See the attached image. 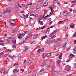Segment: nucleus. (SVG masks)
Segmentation results:
<instances>
[{
  "label": "nucleus",
  "mask_w": 76,
  "mask_h": 76,
  "mask_svg": "<svg viewBox=\"0 0 76 76\" xmlns=\"http://www.w3.org/2000/svg\"><path fill=\"white\" fill-rule=\"evenodd\" d=\"M7 21L8 22H9V23H11L10 24V25H12V26H15V25L13 23H12V21L10 19H8L7 20Z\"/></svg>",
  "instance_id": "f257e3e1"
},
{
  "label": "nucleus",
  "mask_w": 76,
  "mask_h": 76,
  "mask_svg": "<svg viewBox=\"0 0 76 76\" xmlns=\"http://www.w3.org/2000/svg\"><path fill=\"white\" fill-rule=\"evenodd\" d=\"M68 13L69 12L66 10H64V12H63V14L64 16H67Z\"/></svg>",
  "instance_id": "f03ea898"
},
{
  "label": "nucleus",
  "mask_w": 76,
  "mask_h": 76,
  "mask_svg": "<svg viewBox=\"0 0 76 76\" xmlns=\"http://www.w3.org/2000/svg\"><path fill=\"white\" fill-rule=\"evenodd\" d=\"M25 33H22L21 34H20V36H19L18 37V38L19 39H21L22 38V37L23 36H25Z\"/></svg>",
  "instance_id": "7ed1b4c3"
},
{
  "label": "nucleus",
  "mask_w": 76,
  "mask_h": 76,
  "mask_svg": "<svg viewBox=\"0 0 76 76\" xmlns=\"http://www.w3.org/2000/svg\"><path fill=\"white\" fill-rule=\"evenodd\" d=\"M70 69H71V67L70 66H68L66 67L65 70L67 71H69L70 70Z\"/></svg>",
  "instance_id": "20e7f679"
},
{
  "label": "nucleus",
  "mask_w": 76,
  "mask_h": 76,
  "mask_svg": "<svg viewBox=\"0 0 76 76\" xmlns=\"http://www.w3.org/2000/svg\"><path fill=\"white\" fill-rule=\"evenodd\" d=\"M9 12H10V13H11L12 11L10 10L5 11L4 12V14H6V13H9Z\"/></svg>",
  "instance_id": "39448f33"
},
{
  "label": "nucleus",
  "mask_w": 76,
  "mask_h": 76,
  "mask_svg": "<svg viewBox=\"0 0 76 76\" xmlns=\"http://www.w3.org/2000/svg\"><path fill=\"white\" fill-rule=\"evenodd\" d=\"M67 44V43L65 42L64 43V45L62 46V48H64L66 47V45Z\"/></svg>",
  "instance_id": "423d86ee"
},
{
  "label": "nucleus",
  "mask_w": 76,
  "mask_h": 76,
  "mask_svg": "<svg viewBox=\"0 0 76 76\" xmlns=\"http://www.w3.org/2000/svg\"><path fill=\"white\" fill-rule=\"evenodd\" d=\"M57 31H58V30L57 29L53 31V33H51L50 34L51 35H52V34H55L56 32H57Z\"/></svg>",
  "instance_id": "0eeeda50"
},
{
  "label": "nucleus",
  "mask_w": 76,
  "mask_h": 76,
  "mask_svg": "<svg viewBox=\"0 0 76 76\" xmlns=\"http://www.w3.org/2000/svg\"><path fill=\"white\" fill-rule=\"evenodd\" d=\"M45 1H44V0H43V1L40 4V5H43V6H45V5H44V4H45Z\"/></svg>",
  "instance_id": "6e6552de"
},
{
  "label": "nucleus",
  "mask_w": 76,
  "mask_h": 76,
  "mask_svg": "<svg viewBox=\"0 0 76 76\" xmlns=\"http://www.w3.org/2000/svg\"><path fill=\"white\" fill-rule=\"evenodd\" d=\"M37 37V34H35L34 35H33V39H35Z\"/></svg>",
  "instance_id": "1a4fd4ad"
},
{
  "label": "nucleus",
  "mask_w": 76,
  "mask_h": 76,
  "mask_svg": "<svg viewBox=\"0 0 76 76\" xmlns=\"http://www.w3.org/2000/svg\"><path fill=\"white\" fill-rule=\"evenodd\" d=\"M55 44H56L57 46H60V43H59V42H55Z\"/></svg>",
  "instance_id": "9d476101"
},
{
  "label": "nucleus",
  "mask_w": 76,
  "mask_h": 76,
  "mask_svg": "<svg viewBox=\"0 0 76 76\" xmlns=\"http://www.w3.org/2000/svg\"><path fill=\"white\" fill-rule=\"evenodd\" d=\"M47 37V35L44 36H43L42 37L41 39H42V40H43V39H45V38L46 37Z\"/></svg>",
  "instance_id": "9b49d317"
},
{
  "label": "nucleus",
  "mask_w": 76,
  "mask_h": 76,
  "mask_svg": "<svg viewBox=\"0 0 76 76\" xmlns=\"http://www.w3.org/2000/svg\"><path fill=\"white\" fill-rule=\"evenodd\" d=\"M38 22L40 24V25H42L44 24V23H43V22L42 21H40Z\"/></svg>",
  "instance_id": "f8f14e48"
},
{
  "label": "nucleus",
  "mask_w": 76,
  "mask_h": 76,
  "mask_svg": "<svg viewBox=\"0 0 76 76\" xmlns=\"http://www.w3.org/2000/svg\"><path fill=\"white\" fill-rule=\"evenodd\" d=\"M13 72L14 73H17V69H14Z\"/></svg>",
  "instance_id": "ddd939ff"
},
{
  "label": "nucleus",
  "mask_w": 76,
  "mask_h": 76,
  "mask_svg": "<svg viewBox=\"0 0 76 76\" xmlns=\"http://www.w3.org/2000/svg\"><path fill=\"white\" fill-rule=\"evenodd\" d=\"M31 39V37H30L29 36H28L26 37V39Z\"/></svg>",
  "instance_id": "4468645a"
},
{
  "label": "nucleus",
  "mask_w": 76,
  "mask_h": 76,
  "mask_svg": "<svg viewBox=\"0 0 76 76\" xmlns=\"http://www.w3.org/2000/svg\"><path fill=\"white\" fill-rule=\"evenodd\" d=\"M31 63L32 61H31V60H29L28 62V64H29V65H30V64H31Z\"/></svg>",
  "instance_id": "2eb2a0df"
},
{
  "label": "nucleus",
  "mask_w": 76,
  "mask_h": 76,
  "mask_svg": "<svg viewBox=\"0 0 76 76\" xmlns=\"http://www.w3.org/2000/svg\"><path fill=\"white\" fill-rule=\"evenodd\" d=\"M62 57V53H61L60 55L59 56V59H61L62 58H61Z\"/></svg>",
  "instance_id": "dca6fc26"
},
{
  "label": "nucleus",
  "mask_w": 76,
  "mask_h": 76,
  "mask_svg": "<svg viewBox=\"0 0 76 76\" xmlns=\"http://www.w3.org/2000/svg\"><path fill=\"white\" fill-rule=\"evenodd\" d=\"M64 22L63 21H59L58 22V23H59V24H60V23H64Z\"/></svg>",
  "instance_id": "f3484780"
},
{
  "label": "nucleus",
  "mask_w": 76,
  "mask_h": 76,
  "mask_svg": "<svg viewBox=\"0 0 76 76\" xmlns=\"http://www.w3.org/2000/svg\"><path fill=\"white\" fill-rule=\"evenodd\" d=\"M5 51L6 53L8 52L9 53V52H10L11 51V50H10L9 49H7L6 50H5Z\"/></svg>",
  "instance_id": "a211bd4d"
},
{
  "label": "nucleus",
  "mask_w": 76,
  "mask_h": 76,
  "mask_svg": "<svg viewBox=\"0 0 76 76\" xmlns=\"http://www.w3.org/2000/svg\"><path fill=\"white\" fill-rule=\"evenodd\" d=\"M16 42V40H13L12 41V43H13V44H15Z\"/></svg>",
  "instance_id": "6ab92c4d"
},
{
  "label": "nucleus",
  "mask_w": 76,
  "mask_h": 76,
  "mask_svg": "<svg viewBox=\"0 0 76 76\" xmlns=\"http://www.w3.org/2000/svg\"><path fill=\"white\" fill-rule=\"evenodd\" d=\"M9 57H10V58H14V57H15V56H11L10 55H9Z\"/></svg>",
  "instance_id": "aec40b11"
},
{
  "label": "nucleus",
  "mask_w": 76,
  "mask_h": 76,
  "mask_svg": "<svg viewBox=\"0 0 76 76\" xmlns=\"http://www.w3.org/2000/svg\"><path fill=\"white\" fill-rule=\"evenodd\" d=\"M74 26H75V24H73L71 25L70 26V27H71V28H73Z\"/></svg>",
  "instance_id": "412c9836"
},
{
  "label": "nucleus",
  "mask_w": 76,
  "mask_h": 76,
  "mask_svg": "<svg viewBox=\"0 0 76 76\" xmlns=\"http://www.w3.org/2000/svg\"><path fill=\"white\" fill-rule=\"evenodd\" d=\"M5 69H3L1 71H0V72H1V73H3V72H4L5 71Z\"/></svg>",
  "instance_id": "4be33fe9"
},
{
  "label": "nucleus",
  "mask_w": 76,
  "mask_h": 76,
  "mask_svg": "<svg viewBox=\"0 0 76 76\" xmlns=\"http://www.w3.org/2000/svg\"><path fill=\"white\" fill-rule=\"evenodd\" d=\"M24 19H26L27 18H28V16L26 15H24Z\"/></svg>",
  "instance_id": "5701e85b"
},
{
  "label": "nucleus",
  "mask_w": 76,
  "mask_h": 76,
  "mask_svg": "<svg viewBox=\"0 0 76 76\" xmlns=\"http://www.w3.org/2000/svg\"><path fill=\"white\" fill-rule=\"evenodd\" d=\"M51 19L50 18H49L48 19V22H51Z\"/></svg>",
  "instance_id": "b1692460"
},
{
  "label": "nucleus",
  "mask_w": 76,
  "mask_h": 76,
  "mask_svg": "<svg viewBox=\"0 0 76 76\" xmlns=\"http://www.w3.org/2000/svg\"><path fill=\"white\" fill-rule=\"evenodd\" d=\"M69 56H71V57H75V55H73L72 53L70 54Z\"/></svg>",
  "instance_id": "393cba45"
},
{
  "label": "nucleus",
  "mask_w": 76,
  "mask_h": 76,
  "mask_svg": "<svg viewBox=\"0 0 76 76\" xmlns=\"http://www.w3.org/2000/svg\"><path fill=\"white\" fill-rule=\"evenodd\" d=\"M73 67L74 69H76V64H74L73 65Z\"/></svg>",
  "instance_id": "a878e982"
},
{
  "label": "nucleus",
  "mask_w": 76,
  "mask_h": 76,
  "mask_svg": "<svg viewBox=\"0 0 76 76\" xmlns=\"http://www.w3.org/2000/svg\"><path fill=\"white\" fill-rule=\"evenodd\" d=\"M7 71L6 70H5L4 72V75H6L7 74Z\"/></svg>",
  "instance_id": "bb28decb"
},
{
  "label": "nucleus",
  "mask_w": 76,
  "mask_h": 76,
  "mask_svg": "<svg viewBox=\"0 0 76 76\" xmlns=\"http://www.w3.org/2000/svg\"><path fill=\"white\" fill-rule=\"evenodd\" d=\"M1 45H2V46H4V43L3 42L1 43L0 44Z\"/></svg>",
  "instance_id": "cd10ccee"
},
{
  "label": "nucleus",
  "mask_w": 76,
  "mask_h": 76,
  "mask_svg": "<svg viewBox=\"0 0 76 76\" xmlns=\"http://www.w3.org/2000/svg\"><path fill=\"white\" fill-rule=\"evenodd\" d=\"M41 50L39 49L37 51V53H41Z\"/></svg>",
  "instance_id": "c85d7f7f"
},
{
  "label": "nucleus",
  "mask_w": 76,
  "mask_h": 76,
  "mask_svg": "<svg viewBox=\"0 0 76 76\" xmlns=\"http://www.w3.org/2000/svg\"><path fill=\"white\" fill-rule=\"evenodd\" d=\"M57 1H57L56 0H54L53 4H55V3H57Z\"/></svg>",
  "instance_id": "c756f323"
},
{
  "label": "nucleus",
  "mask_w": 76,
  "mask_h": 76,
  "mask_svg": "<svg viewBox=\"0 0 76 76\" xmlns=\"http://www.w3.org/2000/svg\"><path fill=\"white\" fill-rule=\"evenodd\" d=\"M41 51H42V52L43 53V52H44V48H42L41 49Z\"/></svg>",
  "instance_id": "7c9ffc66"
},
{
  "label": "nucleus",
  "mask_w": 76,
  "mask_h": 76,
  "mask_svg": "<svg viewBox=\"0 0 76 76\" xmlns=\"http://www.w3.org/2000/svg\"><path fill=\"white\" fill-rule=\"evenodd\" d=\"M50 9H54V5L51 6L50 7Z\"/></svg>",
  "instance_id": "2f4dec72"
},
{
  "label": "nucleus",
  "mask_w": 76,
  "mask_h": 76,
  "mask_svg": "<svg viewBox=\"0 0 76 76\" xmlns=\"http://www.w3.org/2000/svg\"><path fill=\"white\" fill-rule=\"evenodd\" d=\"M7 33V31H4L3 32V34L4 35H5V34H6Z\"/></svg>",
  "instance_id": "473e14b6"
},
{
  "label": "nucleus",
  "mask_w": 76,
  "mask_h": 76,
  "mask_svg": "<svg viewBox=\"0 0 76 76\" xmlns=\"http://www.w3.org/2000/svg\"><path fill=\"white\" fill-rule=\"evenodd\" d=\"M29 47L27 46H26V47H25V49H26V50H28L29 49V48H28Z\"/></svg>",
  "instance_id": "72a5a7b5"
},
{
  "label": "nucleus",
  "mask_w": 76,
  "mask_h": 76,
  "mask_svg": "<svg viewBox=\"0 0 76 76\" xmlns=\"http://www.w3.org/2000/svg\"><path fill=\"white\" fill-rule=\"evenodd\" d=\"M12 39V38L11 37H10L8 39V40H7V41H10V40H11Z\"/></svg>",
  "instance_id": "f704fd0d"
},
{
  "label": "nucleus",
  "mask_w": 76,
  "mask_h": 76,
  "mask_svg": "<svg viewBox=\"0 0 76 76\" xmlns=\"http://www.w3.org/2000/svg\"><path fill=\"white\" fill-rule=\"evenodd\" d=\"M50 40L49 39H48V40H46L45 42L46 43H47V42H50Z\"/></svg>",
  "instance_id": "c9c22d12"
},
{
  "label": "nucleus",
  "mask_w": 76,
  "mask_h": 76,
  "mask_svg": "<svg viewBox=\"0 0 76 76\" xmlns=\"http://www.w3.org/2000/svg\"><path fill=\"white\" fill-rule=\"evenodd\" d=\"M47 12H48V10H45V14H47Z\"/></svg>",
  "instance_id": "e433bc0d"
},
{
  "label": "nucleus",
  "mask_w": 76,
  "mask_h": 76,
  "mask_svg": "<svg viewBox=\"0 0 76 76\" xmlns=\"http://www.w3.org/2000/svg\"><path fill=\"white\" fill-rule=\"evenodd\" d=\"M29 32V31H26L24 32V33L25 34H28Z\"/></svg>",
  "instance_id": "4c0bfd02"
},
{
  "label": "nucleus",
  "mask_w": 76,
  "mask_h": 76,
  "mask_svg": "<svg viewBox=\"0 0 76 76\" xmlns=\"http://www.w3.org/2000/svg\"><path fill=\"white\" fill-rule=\"evenodd\" d=\"M30 16H37V15H34V14H30Z\"/></svg>",
  "instance_id": "58836bf2"
},
{
  "label": "nucleus",
  "mask_w": 76,
  "mask_h": 76,
  "mask_svg": "<svg viewBox=\"0 0 76 76\" xmlns=\"http://www.w3.org/2000/svg\"><path fill=\"white\" fill-rule=\"evenodd\" d=\"M69 61H70V59H67V61H66V63H69Z\"/></svg>",
  "instance_id": "ea45409f"
},
{
  "label": "nucleus",
  "mask_w": 76,
  "mask_h": 76,
  "mask_svg": "<svg viewBox=\"0 0 76 76\" xmlns=\"http://www.w3.org/2000/svg\"><path fill=\"white\" fill-rule=\"evenodd\" d=\"M37 6H38V4H35L34 5V7H37Z\"/></svg>",
  "instance_id": "a19ab883"
},
{
  "label": "nucleus",
  "mask_w": 76,
  "mask_h": 76,
  "mask_svg": "<svg viewBox=\"0 0 76 76\" xmlns=\"http://www.w3.org/2000/svg\"><path fill=\"white\" fill-rule=\"evenodd\" d=\"M53 74H54V75H56L57 74V72L55 71L53 72Z\"/></svg>",
  "instance_id": "79ce46f5"
},
{
  "label": "nucleus",
  "mask_w": 76,
  "mask_h": 76,
  "mask_svg": "<svg viewBox=\"0 0 76 76\" xmlns=\"http://www.w3.org/2000/svg\"><path fill=\"white\" fill-rule=\"evenodd\" d=\"M47 4H48V2H46L45 1V4H44V5H45V6H47Z\"/></svg>",
  "instance_id": "37998d69"
},
{
  "label": "nucleus",
  "mask_w": 76,
  "mask_h": 76,
  "mask_svg": "<svg viewBox=\"0 0 76 76\" xmlns=\"http://www.w3.org/2000/svg\"><path fill=\"white\" fill-rule=\"evenodd\" d=\"M51 56V54L50 53L48 54V57H50V56Z\"/></svg>",
  "instance_id": "c03bdc74"
},
{
  "label": "nucleus",
  "mask_w": 76,
  "mask_h": 76,
  "mask_svg": "<svg viewBox=\"0 0 76 76\" xmlns=\"http://www.w3.org/2000/svg\"><path fill=\"white\" fill-rule=\"evenodd\" d=\"M42 20V18H40L39 19H38L37 20L38 22H39L40 21V20Z\"/></svg>",
  "instance_id": "a18cd8bd"
},
{
  "label": "nucleus",
  "mask_w": 76,
  "mask_h": 76,
  "mask_svg": "<svg viewBox=\"0 0 76 76\" xmlns=\"http://www.w3.org/2000/svg\"><path fill=\"white\" fill-rule=\"evenodd\" d=\"M17 65H18V63H15L14 64V66H17Z\"/></svg>",
  "instance_id": "49530a36"
},
{
  "label": "nucleus",
  "mask_w": 76,
  "mask_h": 76,
  "mask_svg": "<svg viewBox=\"0 0 76 76\" xmlns=\"http://www.w3.org/2000/svg\"><path fill=\"white\" fill-rule=\"evenodd\" d=\"M8 54H6L4 56V57H7V56Z\"/></svg>",
  "instance_id": "de8ad7c7"
},
{
  "label": "nucleus",
  "mask_w": 76,
  "mask_h": 76,
  "mask_svg": "<svg viewBox=\"0 0 76 76\" xmlns=\"http://www.w3.org/2000/svg\"><path fill=\"white\" fill-rule=\"evenodd\" d=\"M53 42H55H55H57V40H56L55 39H54L53 40Z\"/></svg>",
  "instance_id": "09e8293b"
},
{
  "label": "nucleus",
  "mask_w": 76,
  "mask_h": 76,
  "mask_svg": "<svg viewBox=\"0 0 76 76\" xmlns=\"http://www.w3.org/2000/svg\"><path fill=\"white\" fill-rule=\"evenodd\" d=\"M54 67H52V71L51 72H53V70H54Z\"/></svg>",
  "instance_id": "8fccbe9b"
},
{
  "label": "nucleus",
  "mask_w": 76,
  "mask_h": 76,
  "mask_svg": "<svg viewBox=\"0 0 76 76\" xmlns=\"http://www.w3.org/2000/svg\"><path fill=\"white\" fill-rule=\"evenodd\" d=\"M45 28V26H43V27H41L40 28L41 29H44Z\"/></svg>",
  "instance_id": "3c124183"
},
{
  "label": "nucleus",
  "mask_w": 76,
  "mask_h": 76,
  "mask_svg": "<svg viewBox=\"0 0 76 76\" xmlns=\"http://www.w3.org/2000/svg\"><path fill=\"white\" fill-rule=\"evenodd\" d=\"M73 13H76V10H73Z\"/></svg>",
  "instance_id": "603ef678"
},
{
  "label": "nucleus",
  "mask_w": 76,
  "mask_h": 76,
  "mask_svg": "<svg viewBox=\"0 0 76 76\" xmlns=\"http://www.w3.org/2000/svg\"><path fill=\"white\" fill-rule=\"evenodd\" d=\"M75 1H72L71 3H75Z\"/></svg>",
  "instance_id": "864d4df0"
},
{
  "label": "nucleus",
  "mask_w": 76,
  "mask_h": 76,
  "mask_svg": "<svg viewBox=\"0 0 76 76\" xmlns=\"http://www.w3.org/2000/svg\"><path fill=\"white\" fill-rule=\"evenodd\" d=\"M58 67L59 68H61V67H62V66H61V65H58Z\"/></svg>",
  "instance_id": "5fc2aeb1"
},
{
  "label": "nucleus",
  "mask_w": 76,
  "mask_h": 76,
  "mask_svg": "<svg viewBox=\"0 0 76 76\" xmlns=\"http://www.w3.org/2000/svg\"><path fill=\"white\" fill-rule=\"evenodd\" d=\"M32 13V11H30L28 13V14H31Z\"/></svg>",
  "instance_id": "6e6d98bb"
},
{
  "label": "nucleus",
  "mask_w": 76,
  "mask_h": 76,
  "mask_svg": "<svg viewBox=\"0 0 76 76\" xmlns=\"http://www.w3.org/2000/svg\"><path fill=\"white\" fill-rule=\"evenodd\" d=\"M51 9V11L52 12V13H53L54 12V10L53 9Z\"/></svg>",
  "instance_id": "4d7b16f0"
},
{
  "label": "nucleus",
  "mask_w": 76,
  "mask_h": 76,
  "mask_svg": "<svg viewBox=\"0 0 76 76\" xmlns=\"http://www.w3.org/2000/svg\"><path fill=\"white\" fill-rule=\"evenodd\" d=\"M27 4V5H28V6H29L30 5H32V3Z\"/></svg>",
  "instance_id": "13d9d810"
},
{
  "label": "nucleus",
  "mask_w": 76,
  "mask_h": 76,
  "mask_svg": "<svg viewBox=\"0 0 76 76\" xmlns=\"http://www.w3.org/2000/svg\"><path fill=\"white\" fill-rule=\"evenodd\" d=\"M56 56H58L59 55V53H56L55 54Z\"/></svg>",
  "instance_id": "bf43d9fd"
},
{
  "label": "nucleus",
  "mask_w": 76,
  "mask_h": 76,
  "mask_svg": "<svg viewBox=\"0 0 76 76\" xmlns=\"http://www.w3.org/2000/svg\"><path fill=\"white\" fill-rule=\"evenodd\" d=\"M26 4H25L24 7H26V9H27V7H28V6H27V5Z\"/></svg>",
  "instance_id": "052dcab7"
},
{
  "label": "nucleus",
  "mask_w": 76,
  "mask_h": 76,
  "mask_svg": "<svg viewBox=\"0 0 76 76\" xmlns=\"http://www.w3.org/2000/svg\"><path fill=\"white\" fill-rule=\"evenodd\" d=\"M24 13V11H23L20 12V13Z\"/></svg>",
  "instance_id": "680f3d73"
},
{
  "label": "nucleus",
  "mask_w": 76,
  "mask_h": 76,
  "mask_svg": "<svg viewBox=\"0 0 76 76\" xmlns=\"http://www.w3.org/2000/svg\"><path fill=\"white\" fill-rule=\"evenodd\" d=\"M44 70V69L42 68L40 71V72H42V71H43Z\"/></svg>",
  "instance_id": "e2e57ef3"
},
{
  "label": "nucleus",
  "mask_w": 76,
  "mask_h": 76,
  "mask_svg": "<svg viewBox=\"0 0 76 76\" xmlns=\"http://www.w3.org/2000/svg\"><path fill=\"white\" fill-rule=\"evenodd\" d=\"M53 23V21H51V22L49 23V25H51V24Z\"/></svg>",
  "instance_id": "0e129e2a"
},
{
  "label": "nucleus",
  "mask_w": 76,
  "mask_h": 76,
  "mask_svg": "<svg viewBox=\"0 0 76 76\" xmlns=\"http://www.w3.org/2000/svg\"><path fill=\"white\" fill-rule=\"evenodd\" d=\"M3 15V14H2V13L1 12H0V16H1Z\"/></svg>",
  "instance_id": "69168bd1"
},
{
  "label": "nucleus",
  "mask_w": 76,
  "mask_h": 76,
  "mask_svg": "<svg viewBox=\"0 0 76 76\" xmlns=\"http://www.w3.org/2000/svg\"><path fill=\"white\" fill-rule=\"evenodd\" d=\"M12 46L13 47V48H16V46H15V45H12Z\"/></svg>",
  "instance_id": "338daca9"
},
{
  "label": "nucleus",
  "mask_w": 76,
  "mask_h": 76,
  "mask_svg": "<svg viewBox=\"0 0 76 76\" xmlns=\"http://www.w3.org/2000/svg\"><path fill=\"white\" fill-rule=\"evenodd\" d=\"M15 32H16V31L15 30H13V31L12 32V33H14V34H15Z\"/></svg>",
  "instance_id": "774afa93"
}]
</instances>
